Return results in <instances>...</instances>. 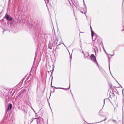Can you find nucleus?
<instances>
[{
  "label": "nucleus",
  "mask_w": 124,
  "mask_h": 124,
  "mask_svg": "<svg viewBox=\"0 0 124 124\" xmlns=\"http://www.w3.org/2000/svg\"><path fill=\"white\" fill-rule=\"evenodd\" d=\"M90 59L93 61V62H95V63H97V61H96V57H95L94 54H92L90 56Z\"/></svg>",
  "instance_id": "nucleus-1"
},
{
  "label": "nucleus",
  "mask_w": 124,
  "mask_h": 124,
  "mask_svg": "<svg viewBox=\"0 0 124 124\" xmlns=\"http://www.w3.org/2000/svg\"><path fill=\"white\" fill-rule=\"evenodd\" d=\"M6 19L8 21H12L13 18L10 16L8 15H6Z\"/></svg>",
  "instance_id": "nucleus-2"
},
{
  "label": "nucleus",
  "mask_w": 124,
  "mask_h": 124,
  "mask_svg": "<svg viewBox=\"0 0 124 124\" xmlns=\"http://www.w3.org/2000/svg\"><path fill=\"white\" fill-rule=\"evenodd\" d=\"M100 122H103V121H105L106 120V117L104 115L101 116L100 117Z\"/></svg>",
  "instance_id": "nucleus-3"
},
{
  "label": "nucleus",
  "mask_w": 124,
  "mask_h": 124,
  "mask_svg": "<svg viewBox=\"0 0 124 124\" xmlns=\"http://www.w3.org/2000/svg\"><path fill=\"white\" fill-rule=\"evenodd\" d=\"M12 108V104H10L8 106L7 111H10L11 110V108Z\"/></svg>",
  "instance_id": "nucleus-4"
},
{
  "label": "nucleus",
  "mask_w": 124,
  "mask_h": 124,
  "mask_svg": "<svg viewBox=\"0 0 124 124\" xmlns=\"http://www.w3.org/2000/svg\"><path fill=\"white\" fill-rule=\"evenodd\" d=\"M91 35H92V37L93 38V36H94V32L92 31L91 32Z\"/></svg>",
  "instance_id": "nucleus-5"
},
{
  "label": "nucleus",
  "mask_w": 124,
  "mask_h": 124,
  "mask_svg": "<svg viewBox=\"0 0 124 124\" xmlns=\"http://www.w3.org/2000/svg\"><path fill=\"white\" fill-rule=\"evenodd\" d=\"M113 121L116 122H117V120H115V119H113Z\"/></svg>",
  "instance_id": "nucleus-6"
},
{
  "label": "nucleus",
  "mask_w": 124,
  "mask_h": 124,
  "mask_svg": "<svg viewBox=\"0 0 124 124\" xmlns=\"http://www.w3.org/2000/svg\"><path fill=\"white\" fill-rule=\"evenodd\" d=\"M100 113H101V112H100H100H99V115H100Z\"/></svg>",
  "instance_id": "nucleus-7"
}]
</instances>
